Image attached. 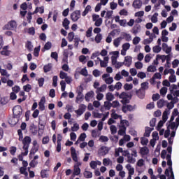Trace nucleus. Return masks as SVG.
Wrapping results in <instances>:
<instances>
[{"label":"nucleus","instance_id":"1","mask_svg":"<svg viewBox=\"0 0 179 179\" xmlns=\"http://www.w3.org/2000/svg\"><path fill=\"white\" fill-rule=\"evenodd\" d=\"M179 126V117L176 119V122H171L169 127L172 129V132L171 133V137L168 138L169 146L167 148V152H169V148H171V152H173V148L171 145H173V142H174V136H176V131Z\"/></svg>","mask_w":179,"mask_h":179},{"label":"nucleus","instance_id":"2","mask_svg":"<svg viewBox=\"0 0 179 179\" xmlns=\"http://www.w3.org/2000/svg\"><path fill=\"white\" fill-rule=\"evenodd\" d=\"M169 154L166 157L167 164L169 166V169L165 171V176L168 179H174V172L173 171V162L171 161V147L168 148Z\"/></svg>","mask_w":179,"mask_h":179},{"label":"nucleus","instance_id":"3","mask_svg":"<svg viewBox=\"0 0 179 179\" xmlns=\"http://www.w3.org/2000/svg\"><path fill=\"white\" fill-rule=\"evenodd\" d=\"M30 143H31V138L30 136H25L22 140V155L23 156H27L29 155V148L30 147Z\"/></svg>","mask_w":179,"mask_h":179},{"label":"nucleus","instance_id":"4","mask_svg":"<svg viewBox=\"0 0 179 179\" xmlns=\"http://www.w3.org/2000/svg\"><path fill=\"white\" fill-rule=\"evenodd\" d=\"M169 115H170V110H165L162 115V120H160L157 127V130L160 131L162 129V127L164 124V123L169 120Z\"/></svg>","mask_w":179,"mask_h":179},{"label":"nucleus","instance_id":"5","mask_svg":"<svg viewBox=\"0 0 179 179\" xmlns=\"http://www.w3.org/2000/svg\"><path fill=\"white\" fill-rule=\"evenodd\" d=\"M92 22H94V26L96 27H100L103 24V18L100 17L99 15L93 14L92 15Z\"/></svg>","mask_w":179,"mask_h":179},{"label":"nucleus","instance_id":"6","mask_svg":"<svg viewBox=\"0 0 179 179\" xmlns=\"http://www.w3.org/2000/svg\"><path fill=\"white\" fill-rule=\"evenodd\" d=\"M17 27V24L16 21H10L7 24L3 27V30H15Z\"/></svg>","mask_w":179,"mask_h":179},{"label":"nucleus","instance_id":"7","mask_svg":"<svg viewBox=\"0 0 179 179\" xmlns=\"http://www.w3.org/2000/svg\"><path fill=\"white\" fill-rule=\"evenodd\" d=\"M87 108V106H86V105L81 103L79 106L78 109L75 110L77 117H80L85 113V111H86Z\"/></svg>","mask_w":179,"mask_h":179},{"label":"nucleus","instance_id":"8","mask_svg":"<svg viewBox=\"0 0 179 179\" xmlns=\"http://www.w3.org/2000/svg\"><path fill=\"white\" fill-rule=\"evenodd\" d=\"M120 99H121V103L122 104H128L129 103V95L127 92H122L120 95Z\"/></svg>","mask_w":179,"mask_h":179},{"label":"nucleus","instance_id":"9","mask_svg":"<svg viewBox=\"0 0 179 179\" xmlns=\"http://www.w3.org/2000/svg\"><path fill=\"white\" fill-rule=\"evenodd\" d=\"M102 79L106 85H111L114 83V78L113 77H110V74L108 73H104L102 76Z\"/></svg>","mask_w":179,"mask_h":179},{"label":"nucleus","instance_id":"10","mask_svg":"<svg viewBox=\"0 0 179 179\" xmlns=\"http://www.w3.org/2000/svg\"><path fill=\"white\" fill-rule=\"evenodd\" d=\"M71 19L73 22H78L80 19V10H77L71 14Z\"/></svg>","mask_w":179,"mask_h":179},{"label":"nucleus","instance_id":"11","mask_svg":"<svg viewBox=\"0 0 179 179\" xmlns=\"http://www.w3.org/2000/svg\"><path fill=\"white\" fill-rule=\"evenodd\" d=\"M61 90L62 92H64L62 94V97H68V92H65V89L66 87V83L64 80H62L60 82Z\"/></svg>","mask_w":179,"mask_h":179},{"label":"nucleus","instance_id":"12","mask_svg":"<svg viewBox=\"0 0 179 179\" xmlns=\"http://www.w3.org/2000/svg\"><path fill=\"white\" fill-rule=\"evenodd\" d=\"M142 5H143L142 0H134L132 3V6L134 9H141Z\"/></svg>","mask_w":179,"mask_h":179},{"label":"nucleus","instance_id":"13","mask_svg":"<svg viewBox=\"0 0 179 179\" xmlns=\"http://www.w3.org/2000/svg\"><path fill=\"white\" fill-rule=\"evenodd\" d=\"M45 96H42L39 103H38V107L39 110L41 111H44L45 110Z\"/></svg>","mask_w":179,"mask_h":179},{"label":"nucleus","instance_id":"14","mask_svg":"<svg viewBox=\"0 0 179 179\" xmlns=\"http://www.w3.org/2000/svg\"><path fill=\"white\" fill-rule=\"evenodd\" d=\"M123 64L125 65V66H127L129 68L131 65H132V57L131 56H126L124 57V61L123 62Z\"/></svg>","mask_w":179,"mask_h":179},{"label":"nucleus","instance_id":"15","mask_svg":"<svg viewBox=\"0 0 179 179\" xmlns=\"http://www.w3.org/2000/svg\"><path fill=\"white\" fill-rule=\"evenodd\" d=\"M71 157H72L73 162L79 161V159L78 158V154H76V150L75 149V148H73V147L71 148Z\"/></svg>","mask_w":179,"mask_h":179},{"label":"nucleus","instance_id":"16","mask_svg":"<svg viewBox=\"0 0 179 179\" xmlns=\"http://www.w3.org/2000/svg\"><path fill=\"white\" fill-rule=\"evenodd\" d=\"M149 153V148L147 146H144L140 148V154L141 155L142 157L144 156H148Z\"/></svg>","mask_w":179,"mask_h":179},{"label":"nucleus","instance_id":"17","mask_svg":"<svg viewBox=\"0 0 179 179\" xmlns=\"http://www.w3.org/2000/svg\"><path fill=\"white\" fill-rule=\"evenodd\" d=\"M14 115H22V107L20 106H15L13 109Z\"/></svg>","mask_w":179,"mask_h":179},{"label":"nucleus","instance_id":"18","mask_svg":"<svg viewBox=\"0 0 179 179\" xmlns=\"http://www.w3.org/2000/svg\"><path fill=\"white\" fill-rule=\"evenodd\" d=\"M125 167L128 171V175L134 176V174H135V168H134L131 164H127Z\"/></svg>","mask_w":179,"mask_h":179},{"label":"nucleus","instance_id":"19","mask_svg":"<svg viewBox=\"0 0 179 179\" xmlns=\"http://www.w3.org/2000/svg\"><path fill=\"white\" fill-rule=\"evenodd\" d=\"M162 50L166 52V54H170L171 52V47L169 46L167 43H162Z\"/></svg>","mask_w":179,"mask_h":179},{"label":"nucleus","instance_id":"20","mask_svg":"<svg viewBox=\"0 0 179 179\" xmlns=\"http://www.w3.org/2000/svg\"><path fill=\"white\" fill-rule=\"evenodd\" d=\"M119 127L127 129V128H128V127H129V122L127 120H122V118L120 120V125Z\"/></svg>","mask_w":179,"mask_h":179},{"label":"nucleus","instance_id":"21","mask_svg":"<svg viewBox=\"0 0 179 179\" xmlns=\"http://www.w3.org/2000/svg\"><path fill=\"white\" fill-rule=\"evenodd\" d=\"M94 97V92L93 91H90L89 92H87L85 96V99L87 101H90V100H92V98Z\"/></svg>","mask_w":179,"mask_h":179},{"label":"nucleus","instance_id":"22","mask_svg":"<svg viewBox=\"0 0 179 179\" xmlns=\"http://www.w3.org/2000/svg\"><path fill=\"white\" fill-rule=\"evenodd\" d=\"M110 149H108V148L101 147L99 150V154L101 155V156H106V155H107V153H108Z\"/></svg>","mask_w":179,"mask_h":179},{"label":"nucleus","instance_id":"23","mask_svg":"<svg viewBox=\"0 0 179 179\" xmlns=\"http://www.w3.org/2000/svg\"><path fill=\"white\" fill-rule=\"evenodd\" d=\"M154 129H155L153 127H146L145 129L144 136H145L146 138H149V136H150L152 131H153Z\"/></svg>","mask_w":179,"mask_h":179},{"label":"nucleus","instance_id":"24","mask_svg":"<svg viewBox=\"0 0 179 179\" xmlns=\"http://www.w3.org/2000/svg\"><path fill=\"white\" fill-rule=\"evenodd\" d=\"M69 24H71V22L68 18H64L62 22V26L64 27L65 30H69Z\"/></svg>","mask_w":179,"mask_h":179},{"label":"nucleus","instance_id":"25","mask_svg":"<svg viewBox=\"0 0 179 179\" xmlns=\"http://www.w3.org/2000/svg\"><path fill=\"white\" fill-rule=\"evenodd\" d=\"M146 92L144 90H138L136 91V94L139 99H145V94Z\"/></svg>","mask_w":179,"mask_h":179},{"label":"nucleus","instance_id":"26","mask_svg":"<svg viewBox=\"0 0 179 179\" xmlns=\"http://www.w3.org/2000/svg\"><path fill=\"white\" fill-rule=\"evenodd\" d=\"M169 80L171 83H176V82H177V78L176 77V71L170 74Z\"/></svg>","mask_w":179,"mask_h":179},{"label":"nucleus","instance_id":"27","mask_svg":"<svg viewBox=\"0 0 179 179\" xmlns=\"http://www.w3.org/2000/svg\"><path fill=\"white\" fill-rule=\"evenodd\" d=\"M112 113L110 114V117H112L114 120H121L122 118V115L117 114L114 111V110H112Z\"/></svg>","mask_w":179,"mask_h":179},{"label":"nucleus","instance_id":"28","mask_svg":"<svg viewBox=\"0 0 179 179\" xmlns=\"http://www.w3.org/2000/svg\"><path fill=\"white\" fill-rule=\"evenodd\" d=\"M77 93L76 103H82V101H83V94L82 93V91H78Z\"/></svg>","mask_w":179,"mask_h":179},{"label":"nucleus","instance_id":"29","mask_svg":"<svg viewBox=\"0 0 179 179\" xmlns=\"http://www.w3.org/2000/svg\"><path fill=\"white\" fill-rule=\"evenodd\" d=\"M37 152H38V147H33L30 150L29 158L31 159Z\"/></svg>","mask_w":179,"mask_h":179},{"label":"nucleus","instance_id":"30","mask_svg":"<svg viewBox=\"0 0 179 179\" xmlns=\"http://www.w3.org/2000/svg\"><path fill=\"white\" fill-rule=\"evenodd\" d=\"M101 135V131L97 129H94L92 131V138H99Z\"/></svg>","mask_w":179,"mask_h":179},{"label":"nucleus","instance_id":"31","mask_svg":"<svg viewBox=\"0 0 179 179\" xmlns=\"http://www.w3.org/2000/svg\"><path fill=\"white\" fill-rule=\"evenodd\" d=\"M103 40V35L101 34H97L95 36L94 41L96 44H100Z\"/></svg>","mask_w":179,"mask_h":179},{"label":"nucleus","instance_id":"32","mask_svg":"<svg viewBox=\"0 0 179 179\" xmlns=\"http://www.w3.org/2000/svg\"><path fill=\"white\" fill-rule=\"evenodd\" d=\"M106 99L108 101H113V100H114V99H115V96H114V95L113 94V93L111 92H108L106 94Z\"/></svg>","mask_w":179,"mask_h":179},{"label":"nucleus","instance_id":"33","mask_svg":"<svg viewBox=\"0 0 179 179\" xmlns=\"http://www.w3.org/2000/svg\"><path fill=\"white\" fill-rule=\"evenodd\" d=\"M117 134L118 135H120V136H124V135L127 134V129L119 126V130L117 131Z\"/></svg>","mask_w":179,"mask_h":179},{"label":"nucleus","instance_id":"34","mask_svg":"<svg viewBox=\"0 0 179 179\" xmlns=\"http://www.w3.org/2000/svg\"><path fill=\"white\" fill-rule=\"evenodd\" d=\"M89 12H92V6L90 5H87L85 8L84 11L82 13V16H86Z\"/></svg>","mask_w":179,"mask_h":179},{"label":"nucleus","instance_id":"35","mask_svg":"<svg viewBox=\"0 0 179 179\" xmlns=\"http://www.w3.org/2000/svg\"><path fill=\"white\" fill-rule=\"evenodd\" d=\"M122 40V38H121V37L114 39L113 45H115V47H116V48L120 47V44Z\"/></svg>","mask_w":179,"mask_h":179},{"label":"nucleus","instance_id":"36","mask_svg":"<svg viewBox=\"0 0 179 179\" xmlns=\"http://www.w3.org/2000/svg\"><path fill=\"white\" fill-rule=\"evenodd\" d=\"M141 31V25L136 24L133 27L132 33L133 34H136L137 33H139Z\"/></svg>","mask_w":179,"mask_h":179},{"label":"nucleus","instance_id":"37","mask_svg":"<svg viewBox=\"0 0 179 179\" xmlns=\"http://www.w3.org/2000/svg\"><path fill=\"white\" fill-rule=\"evenodd\" d=\"M166 104H167V102L163 99H160L157 101L158 108H163Z\"/></svg>","mask_w":179,"mask_h":179},{"label":"nucleus","instance_id":"38","mask_svg":"<svg viewBox=\"0 0 179 179\" xmlns=\"http://www.w3.org/2000/svg\"><path fill=\"white\" fill-rule=\"evenodd\" d=\"M141 143L143 146H146L148 143H149V139L146 137H141Z\"/></svg>","mask_w":179,"mask_h":179},{"label":"nucleus","instance_id":"39","mask_svg":"<svg viewBox=\"0 0 179 179\" xmlns=\"http://www.w3.org/2000/svg\"><path fill=\"white\" fill-rule=\"evenodd\" d=\"M148 89H149V83L144 82L141 83V88L140 89L141 90H144V92H145V90H148Z\"/></svg>","mask_w":179,"mask_h":179},{"label":"nucleus","instance_id":"40","mask_svg":"<svg viewBox=\"0 0 179 179\" xmlns=\"http://www.w3.org/2000/svg\"><path fill=\"white\" fill-rule=\"evenodd\" d=\"M27 170V168H24L23 166L20 168V174H23L24 176H25V177H27V176H29V173H27V171H26Z\"/></svg>","mask_w":179,"mask_h":179},{"label":"nucleus","instance_id":"41","mask_svg":"<svg viewBox=\"0 0 179 179\" xmlns=\"http://www.w3.org/2000/svg\"><path fill=\"white\" fill-rule=\"evenodd\" d=\"M127 157V163H131L132 164H134L135 162H136V159L134 158V157H132L131 154L128 155Z\"/></svg>","mask_w":179,"mask_h":179},{"label":"nucleus","instance_id":"42","mask_svg":"<svg viewBox=\"0 0 179 179\" xmlns=\"http://www.w3.org/2000/svg\"><path fill=\"white\" fill-rule=\"evenodd\" d=\"M84 177L85 178H92L93 177V173L89 171H84Z\"/></svg>","mask_w":179,"mask_h":179},{"label":"nucleus","instance_id":"43","mask_svg":"<svg viewBox=\"0 0 179 179\" xmlns=\"http://www.w3.org/2000/svg\"><path fill=\"white\" fill-rule=\"evenodd\" d=\"M157 16H159V13H155V14L151 17L152 23H157L158 22Z\"/></svg>","mask_w":179,"mask_h":179},{"label":"nucleus","instance_id":"44","mask_svg":"<svg viewBox=\"0 0 179 179\" xmlns=\"http://www.w3.org/2000/svg\"><path fill=\"white\" fill-rule=\"evenodd\" d=\"M122 148H118L115 149V157H120V153H122Z\"/></svg>","mask_w":179,"mask_h":179},{"label":"nucleus","instance_id":"45","mask_svg":"<svg viewBox=\"0 0 179 179\" xmlns=\"http://www.w3.org/2000/svg\"><path fill=\"white\" fill-rule=\"evenodd\" d=\"M43 69H44V72H45V73L50 72V71H51V69H52V64H48L44 66Z\"/></svg>","mask_w":179,"mask_h":179},{"label":"nucleus","instance_id":"46","mask_svg":"<svg viewBox=\"0 0 179 179\" xmlns=\"http://www.w3.org/2000/svg\"><path fill=\"white\" fill-rule=\"evenodd\" d=\"M156 71H157V69H156V66L153 64L149 66L147 69L148 72H156Z\"/></svg>","mask_w":179,"mask_h":179},{"label":"nucleus","instance_id":"47","mask_svg":"<svg viewBox=\"0 0 179 179\" xmlns=\"http://www.w3.org/2000/svg\"><path fill=\"white\" fill-rule=\"evenodd\" d=\"M153 52H155V54H159L160 51H162V47L159 45H155L152 48Z\"/></svg>","mask_w":179,"mask_h":179},{"label":"nucleus","instance_id":"48","mask_svg":"<svg viewBox=\"0 0 179 179\" xmlns=\"http://www.w3.org/2000/svg\"><path fill=\"white\" fill-rule=\"evenodd\" d=\"M41 13L43 14L44 13V6H41V7H36V8L35 9L34 13Z\"/></svg>","mask_w":179,"mask_h":179},{"label":"nucleus","instance_id":"49","mask_svg":"<svg viewBox=\"0 0 179 179\" xmlns=\"http://www.w3.org/2000/svg\"><path fill=\"white\" fill-rule=\"evenodd\" d=\"M167 58H169V55H157V59H162V62H166V59H167Z\"/></svg>","mask_w":179,"mask_h":179},{"label":"nucleus","instance_id":"50","mask_svg":"<svg viewBox=\"0 0 179 179\" xmlns=\"http://www.w3.org/2000/svg\"><path fill=\"white\" fill-rule=\"evenodd\" d=\"M111 107L112 106H111V103L110 102H109L108 101L104 102L103 108H105V110H110Z\"/></svg>","mask_w":179,"mask_h":179},{"label":"nucleus","instance_id":"51","mask_svg":"<svg viewBox=\"0 0 179 179\" xmlns=\"http://www.w3.org/2000/svg\"><path fill=\"white\" fill-rule=\"evenodd\" d=\"M92 34H93V27H90L86 31V37H92Z\"/></svg>","mask_w":179,"mask_h":179},{"label":"nucleus","instance_id":"52","mask_svg":"<svg viewBox=\"0 0 179 179\" xmlns=\"http://www.w3.org/2000/svg\"><path fill=\"white\" fill-rule=\"evenodd\" d=\"M73 38H75V33L70 32L68 34V40L70 43H72L73 41Z\"/></svg>","mask_w":179,"mask_h":179},{"label":"nucleus","instance_id":"53","mask_svg":"<svg viewBox=\"0 0 179 179\" xmlns=\"http://www.w3.org/2000/svg\"><path fill=\"white\" fill-rule=\"evenodd\" d=\"M111 104V107H113V108H118V107H120V101H113L112 103H110Z\"/></svg>","mask_w":179,"mask_h":179},{"label":"nucleus","instance_id":"54","mask_svg":"<svg viewBox=\"0 0 179 179\" xmlns=\"http://www.w3.org/2000/svg\"><path fill=\"white\" fill-rule=\"evenodd\" d=\"M79 124L74 123L73 127H71V131L73 132H77V131H79Z\"/></svg>","mask_w":179,"mask_h":179},{"label":"nucleus","instance_id":"55","mask_svg":"<svg viewBox=\"0 0 179 179\" xmlns=\"http://www.w3.org/2000/svg\"><path fill=\"white\" fill-rule=\"evenodd\" d=\"M51 47H52V43L51 42L48 41L44 45V50L46 51H48V50H51Z\"/></svg>","mask_w":179,"mask_h":179},{"label":"nucleus","instance_id":"56","mask_svg":"<svg viewBox=\"0 0 179 179\" xmlns=\"http://www.w3.org/2000/svg\"><path fill=\"white\" fill-rule=\"evenodd\" d=\"M41 48V46L39 45L34 48V57H38V55L40 54V48Z\"/></svg>","mask_w":179,"mask_h":179},{"label":"nucleus","instance_id":"57","mask_svg":"<svg viewBox=\"0 0 179 179\" xmlns=\"http://www.w3.org/2000/svg\"><path fill=\"white\" fill-rule=\"evenodd\" d=\"M134 66L136 69H142L143 68V64L139 61L135 63Z\"/></svg>","mask_w":179,"mask_h":179},{"label":"nucleus","instance_id":"58","mask_svg":"<svg viewBox=\"0 0 179 179\" xmlns=\"http://www.w3.org/2000/svg\"><path fill=\"white\" fill-rule=\"evenodd\" d=\"M110 129L112 135H115V134H117V127L115 125H110Z\"/></svg>","mask_w":179,"mask_h":179},{"label":"nucleus","instance_id":"59","mask_svg":"<svg viewBox=\"0 0 179 179\" xmlns=\"http://www.w3.org/2000/svg\"><path fill=\"white\" fill-rule=\"evenodd\" d=\"M115 80H121V79H124V77H122V74L120 72H118L116 73V75L114 77Z\"/></svg>","mask_w":179,"mask_h":179},{"label":"nucleus","instance_id":"60","mask_svg":"<svg viewBox=\"0 0 179 179\" xmlns=\"http://www.w3.org/2000/svg\"><path fill=\"white\" fill-rule=\"evenodd\" d=\"M152 41H153V34H151L149 38L144 40V44H150Z\"/></svg>","mask_w":179,"mask_h":179},{"label":"nucleus","instance_id":"61","mask_svg":"<svg viewBox=\"0 0 179 179\" xmlns=\"http://www.w3.org/2000/svg\"><path fill=\"white\" fill-rule=\"evenodd\" d=\"M106 89H107V85L103 84L98 88V90L96 92V93H97V92H104L105 90H106Z\"/></svg>","mask_w":179,"mask_h":179},{"label":"nucleus","instance_id":"62","mask_svg":"<svg viewBox=\"0 0 179 179\" xmlns=\"http://www.w3.org/2000/svg\"><path fill=\"white\" fill-rule=\"evenodd\" d=\"M41 176L43 178H48V172L46 170H42L41 172Z\"/></svg>","mask_w":179,"mask_h":179},{"label":"nucleus","instance_id":"63","mask_svg":"<svg viewBox=\"0 0 179 179\" xmlns=\"http://www.w3.org/2000/svg\"><path fill=\"white\" fill-rule=\"evenodd\" d=\"M110 163H111V160L109 158H104L103 159V166H110Z\"/></svg>","mask_w":179,"mask_h":179},{"label":"nucleus","instance_id":"64","mask_svg":"<svg viewBox=\"0 0 179 179\" xmlns=\"http://www.w3.org/2000/svg\"><path fill=\"white\" fill-rule=\"evenodd\" d=\"M73 176H79V174H80V168L74 167V171H73Z\"/></svg>","mask_w":179,"mask_h":179}]
</instances>
